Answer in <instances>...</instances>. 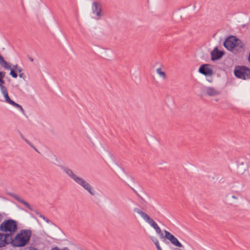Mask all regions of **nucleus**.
Listing matches in <instances>:
<instances>
[{"mask_svg": "<svg viewBox=\"0 0 250 250\" xmlns=\"http://www.w3.org/2000/svg\"><path fill=\"white\" fill-rule=\"evenodd\" d=\"M5 100L6 103L10 104H11L13 102V101L10 98L9 96H7V97L5 98Z\"/></svg>", "mask_w": 250, "mask_h": 250, "instance_id": "obj_23", "label": "nucleus"}, {"mask_svg": "<svg viewBox=\"0 0 250 250\" xmlns=\"http://www.w3.org/2000/svg\"><path fill=\"white\" fill-rule=\"evenodd\" d=\"M8 194L10 195L11 197H13L16 200H17L19 202L22 204L25 208H26L30 210L33 211V208L31 207V206L21 197L13 193H8Z\"/></svg>", "mask_w": 250, "mask_h": 250, "instance_id": "obj_12", "label": "nucleus"}, {"mask_svg": "<svg viewBox=\"0 0 250 250\" xmlns=\"http://www.w3.org/2000/svg\"><path fill=\"white\" fill-rule=\"evenodd\" d=\"M203 94L209 96H215L220 94V92L212 87H206L203 90Z\"/></svg>", "mask_w": 250, "mask_h": 250, "instance_id": "obj_14", "label": "nucleus"}, {"mask_svg": "<svg viewBox=\"0 0 250 250\" xmlns=\"http://www.w3.org/2000/svg\"><path fill=\"white\" fill-rule=\"evenodd\" d=\"M234 74L236 77L242 80L250 79V68L241 65L236 66L234 70Z\"/></svg>", "mask_w": 250, "mask_h": 250, "instance_id": "obj_6", "label": "nucleus"}, {"mask_svg": "<svg viewBox=\"0 0 250 250\" xmlns=\"http://www.w3.org/2000/svg\"><path fill=\"white\" fill-rule=\"evenodd\" d=\"M47 242H48V244H49V240H48V241H47Z\"/></svg>", "mask_w": 250, "mask_h": 250, "instance_id": "obj_36", "label": "nucleus"}, {"mask_svg": "<svg viewBox=\"0 0 250 250\" xmlns=\"http://www.w3.org/2000/svg\"><path fill=\"white\" fill-rule=\"evenodd\" d=\"M150 239L155 245L157 250H162V248H161V247L159 245V241L156 238H155L153 236H151Z\"/></svg>", "mask_w": 250, "mask_h": 250, "instance_id": "obj_17", "label": "nucleus"}, {"mask_svg": "<svg viewBox=\"0 0 250 250\" xmlns=\"http://www.w3.org/2000/svg\"><path fill=\"white\" fill-rule=\"evenodd\" d=\"M59 167L71 178H72L76 183L82 187L91 195H95V191L92 187L85 181L83 178L77 176L75 174L72 170L68 167L60 165Z\"/></svg>", "mask_w": 250, "mask_h": 250, "instance_id": "obj_2", "label": "nucleus"}, {"mask_svg": "<svg viewBox=\"0 0 250 250\" xmlns=\"http://www.w3.org/2000/svg\"><path fill=\"white\" fill-rule=\"evenodd\" d=\"M28 58H29V60L31 62H33L34 60L31 57H29Z\"/></svg>", "mask_w": 250, "mask_h": 250, "instance_id": "obj_33", "label": "nucleus"}, {"mask_svg": "<svg viewBox=\"0 0 250 250\" xmlns=\"http://www.w3.org/2000/svg\"><path fill=\"white\" fill-rule=\"evenodd\" d=\"M210 66L209 64H203L199 67L198 72L206 76H211L213 74V70Z\"/></svg>", "mask_w": 250, "mask_h": 250, "instance_id": "obj_10", "label": "nucleus"}, {"mask_svg": "<svg viewBox=\"0 0 250 250\" xmlns=\"http://www.w3.org/2000/svg\"><path fill=\"white\" fill-rule=\"evenodd\" d=\"M18 68V65H17V64H16V65H14L13 66V68H13V69H16V70H17Z\"/></svg>", "mask_w": 250, "mask_h": 250, "instance_id": "obj_31", "label": "nucleus"}, {"mask_svg": "<svg viewBox=\"0 0 250 250\" xmlns=\"http://www.w3.org/2000/svg\"><path fill=\"white\" fill-rule=\"evenodd\" d=\"M31 234L29 229L21 230L14 238L12 236L10 244L14 247H23L29 242Z\"/></svg>", "mask_w": 250, "mask_h": 250, "instance_id": "obj_3", "label": "nucleus"}, {"mask_svg": "<svg viewBox=\"0 0 250 250\" xmlns=\"http://www.w3.org/2000/svg\"><path fill=\"white\" fill-rule=\"evenodd\" d=\"M11 238L7 234L3 233H0V248L5 247L6 245L10 244Z\"/></svg>", "mask_w": 250, "mask_h": 250, "instance_id": "obj_13", "label": "nucleus"}, {"mask_svg": "<svg viewBox=\"0 0 250 250\" xmlns=\"http://www.w3.org/2000/svg\"><path fill=\"white\" fill-rule=\"evenodd\" d=\"M19 134H20V135L21 136V137L22 138V139H23L27 144H28L30 146H31L32 147L34 148V149L37 151V150L36 149V148L34 146L32 145V144L29 141V140H28L27 139H26L24 137V136L22 135V134L20 132H19Z\"/></svg>", "mask_w": 250, "mask_h": 250, "instance_id": "obj_18", "label": "nucleus"}, {"mask_svg": "<svg viewBox=\"0 0 250 250\" xmlns=\"http://www.w3.org/2000/svg\"><path fill=\"white\" fill-rule=\"evenodd\" d=\"M2 94H3L4 98H6V97H7V96H9L7 91H6V92L2 93Z\"/></svg>", "mask_w": 250, "mask_h": 250, "instance_id": "obj_27", "label": "nucleus"}, {"mask_svg": "<svg viewBox=\"0 0 250 250\" xmlns=\"http://www.w3.org/2000/svg\"><path fill=\"white\" fill-rule=\"evenodd\" d=\"M19 77L21 78H22L23 80H24V79L25 78V75L23 73H21L19 74Z\"/></svg>", "mask_w": 250, "mask_h": 250, "instance_id": "obj_25", "label": "nucleus"}, {"mask_svg": "<svg viewBox=\"0 0 250 250\" xmlns=\"http://www.w3.org/2000/svg\"><path fill=\"white\" fill-rule=\"evenodd\" d=\"M157 73L163 78H166V75L165 72L162 71L160 68H158L156 69Z\"/></svg>", "mask_w": 250, "mask_h": 250, "instance_id": "obj_19", "label": "nucleus"}, {"mask_svg": "<svg viewBox=\"0 0 250 250\" xmlns=\"http://www.w3.org/2000/svg\"><path fill=\"white\" fill-rule=\"evenodd\" d=\"M2 94H3L4 98H6V97H7V96H9L7 91H6V92L2 93Z\"/></svg>", "mask_w": 250, "mask_h": 250, "instance_id": "obj_26", "label": "nucleus"}, {"mask_svg": "<svg viewBox=\"0 0 250 250\" xmlns=\"http://www.w3.org/2000/svg\"><path fill=\"white\" fill-rule=\"evenodd\" d=\"M92 10L93 14L97 17V20L100 19L103 16L102 4L99 1H94L92 3Z\"/></svg>", "mask_w": 250, "mask_h": 250, "instance_id": "obj_8", "label": "nucleus"}, {"mask_svg": "<svg viewBox=\"0 0 250 250\" xmlns=\"http://www.w3.org/2000/svg\"><path fill=\"white\" fill-rule=\"evenodd\" d=\"M2 219V215L0 213V222L1 221Z\"/></svg>", "mask_w": 250, "mask_h": 250, "instance_id": "obj_34", "label": "nucleus"}, {"mask_svg": "<svg viewBox=\"0 0 250 250\" xmlns=\"http://www.w3.org/2000/svg\"><path fill=\"white\" fill-rule=\"evenodd\" d=\"M131 188L133 190V191L135 193V194L137 195V196H139L138 192L133 188H132V187H131Z\"/></svg>", "mask_w": 250, "mask_h": 250, "instance_id": "obj_30", "label": "nucleus"}, {"mask_svg": "<svg viewBox=\"0 0 250 250\" xmlns=\"http://www.w3.org/2000/svg\"><path fill=\"white\" fill-rule=\"evenodd\" d=\"M225 54V51L220 50L217 47H215L210 52L211 60L215 61L221 59Z\"/></svg>", "mask_w": 250, "mask_h": 250, "instance_id": "obj_11", "label": "nucleus"}, {"mask_svg": "<svg viewBox=\"0 0 250 250\" xmlns=\"http://www.w3.org/2000/svg\"><path fill=\"white\" fill-rule=\"evenodd\" d=\"M16 71H18L19 73V74L21 73V72L22 71V68L18 67Z\"/></svg>", "mask_w": 250, "mask_h": 250, "instance_id": "obj_28", "label": "nucleus"}, {"mask_svg": "<svg viewBox=\"0 0 250 250\" xmlns=\"http://www.w3.org/2000/svg\"><path fill=\"white\" fill-rule=\"evenodd\" d=\"M0 65L5 69H9L11 67V65L8 63L0 54Z\"/></svg>", "mask_w": 250, "mask_h": 250, "instance_id": "obj_16", "label": "nucleus"}, {"mask_svg": "<svg viewBox=\"0 0 250 250\" xmlns=\"http://www.w3.org/2000/svg\"><path fill=\"white\" fill-rule=\"evenodd\" d=\"M50 250H70L67 247H64L63 249H60L57 246L52 247Z\"/></svg>", "mask_w": 250, "mask_h": 250, "instance_id": "obj_22", "label": "nucleus"}, {"mask_svg": "<svg viewBox=\"0 0 250 250\" xmlns=\"http://www.w3.org/2000/svg\"><path fill=\"white\" fill-rule=\"evenodd\" d=\"M133 211L141 215V216L147 222L156 230V233L160 236V238H164V235L159 227L156 223L150 218L146 212L143 211L139 208H135L133 209Z\"/></svg>", "mask_w": 250, "mask_h": 250, "instance_id": "obj_5", "label": "nucleus"}, {"mask_svg": "<svg viewBox=\"0 0 250 250\" xmlns=\"http://www.w3.org/2000/svg\"><path fill=\"white\" fill-rule=\"evenodd\" d=\"M223 45L227 50L235 53L241 52L245 46L240 39L232 35H229L225 39Z\"/></svg>", "mask_w": 250, "mask_h": 250, "instance_id": "obj_1", "label": "nucleus"}, {"mask_svg": "<svg viewBox=\"0 0 250 250\" xmlns=\"http://www.w3.org/2000/svg\"><path fill=\"white\" fill-rule=\"evenodd\" d=\"M18 229V223L16 221L12 219L4 220L0 225V231L5 232L11 238Z\"/></svg>", "mask_w": 250, "mask_h": 250, "instance_id": "obj_4", "label": "nucleus"}, {"mask_svg": "<svg viewBox=\"0 0 250 250\" xmlns=\"http://www.w3.org/2000/svg\"><path fill=\"white\" fill-rule=\"evenodd\" d=\"M248 62H249V63H250V53H249V56H248Z\"/></svg>", "mask_w": 250, "mask_h": 250, "instance_id": "obj_32", "label": "nucleus"}, {"mask_svg": "<svg viewBox=\"0 0 250 250\" xmlns=\"http://www.w3.org/2000/svg\"><path fill=\"white\" fill-rule=\"evenodd\" d=\"M174 250H182L180 249H179V248H175Z\"/></svg>", "mask_w": 250, "mask_h": 250, "instance_id": "obj_35", "label": "nucleus"}, {"mask_svg": "<svg viewBox=\"0 0 250 250\" xmlns=\"http://www.w3.org/2000/svg\"><path fill=\"white\" fill-rule=\"evenodd\" d=\"M6 73L4 71H0V88L1 93L7 91L6 87L4 85L5 81L4 78H5Z\"/></svg>", "mask_w": 250, "mask_h": 250, "instance_id": "obj_15", "label": "nucleus"}, {"mask_svg": "<svg viewBox=\"0 0 250 250\" xmlns=\"http://www.w3.org/2000/svg\"><path fill=\"white\" fill-rule=\"evenodd\" d=\"M38 215H39V216L42 218V219H43L44 220H46V221H47V219L45 218V217L43 215H42V214H40V213H37Z\"/></svg>", "mask_w": 250, "mask_h": 250, "instance_id": "obj_24", "label": "nucleus"}, {"mask_svg": "<svg viewBox=\"0 0 250 250\" xmlns=\"http://www.w3.org/2000/svg\"><path fill=\"white\" fill-rule=\"evenodd\" d=\"M10 75L14 78H16L18 77V74L15 70L13 68H10Z\"/></svg>", "mask_w": 250, "mask_h": 250, "instance_id": "obj_20", "label": "nucleus"}, {"mask_svg": "<svg viewBox=\"0 0 250 250\" xmlns=\"http://www.w3.org/2000/svg\"><path fill=\"white\" fill-rule=\"evenodd\" d=\"M11 105H12L13 106H14L15 107H16L17 108H19L22 112L24 111V110H23V108L22 107V106L20 104H19L16 103V102H15L14 101H13V102L12 103Z\"/></svg>", "mask_w": 250, "mask_h": 250, "instance_id": "obj_21", "label": "nucleus"}, {"mask_svg": "<svg viewBox=\"0 0 250 250\" xmlns=\"http://www.w3.org/2000/svg\"><path fill=\"white\" fill-rule=\"evenodd\" d=\"M165 235L164 238L168 240L173 245L179 247H183L182 244L178 241V240L172 234H171L168 231L165 230Z\"/></svg>", "mask_w": 250, "mask_h": 250, "instance_id": "obj_9", "label": "nucleus"}, {"mask_svg": "<svg viewBox=\"0 0 250 250\" xmlns=\"http://www.w3.org/2000/svg\"><path fill=\"white\" fill-rule=\"evenodd\" d=\"M48 231L50 234V235H48V237L52 239H57L56 237L57 234L60 232V228L49 219H48Z\"/></svg>", "mask_w": 250, "mask_h": 250, "instance_id": "obj_7", "label": "nucleus"}, {"mask_svg": "<svg viewBox=\"0 0 250 250\" xmlns=\"http://www.w3.org/2000/svg\"><path fill=\"white\" fill-rule=\"evenodd\" d=\"M231 197L233 198V199H238V197L235 195H232Z\"/></svg>", "mask_w": 250, "mask_h": 250, "instance_id": "obj_29", "label": "nucleus"}]
</instances>
